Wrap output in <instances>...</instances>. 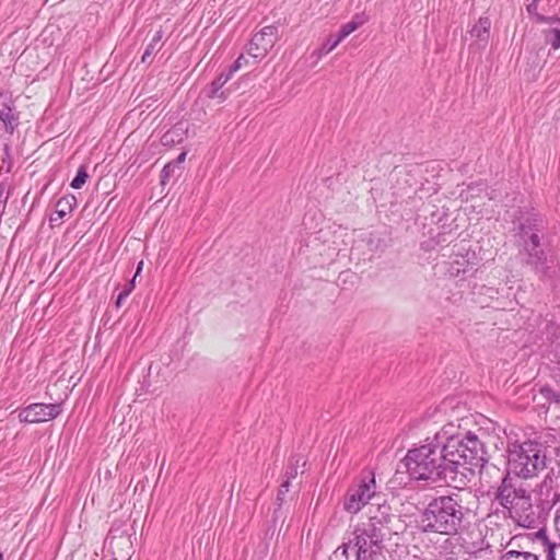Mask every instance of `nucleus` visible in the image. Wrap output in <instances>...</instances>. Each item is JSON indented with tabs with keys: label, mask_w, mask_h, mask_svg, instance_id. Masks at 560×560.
<instances>
[{
	"label": "nucleus",
	"mask_w": 560,
	"mask_h": 560,
	"mask_svg": "<svg viewBox=\"0 0 560 560\" xmlns=\"http://www.w3.org/2000/svg\"><path fill=\"white\" fill-rule=\"evenodd\" d=\"M512 545H513V539H511V540L508 542L506 547H510V546H512Z\"/></svg>",
	"instance_id": "34"
},
{
	"label": "nucleus",
	"mask_w": 560,
	"mask_h": 560,
	"mask_svg": "<svg viewBox=\"0 0 560 560\" xmlns=\"http://www.w3.org/2000/svg\"><path fill=\"white\" fill-rule=\"evenodd\" d=\"M541 395L549 401L560 404V394L552 390L550 387H544L540 390Z\"/></svg>",
	"instance_id": "24"
},
{
	"label": "nucleus",
	"mask_w": 560,
	"mask_h": 560,
	"mask_svg": "<svg viewBox=\"0 0 560 560\" xmlns=\"http://www.w3.org/2000/svg\"><path fill=\"white\" fill-rule=\"evenodd\" d=\"M249 66V60L248 58H246L244 55H241L236 60L235 62L229 68V71L234 74L236 71H238L240 69L244 68V67H248Z\"/></svg>",
	"instance_id": "23"
},
{
	"label": "nucleus",
	"mask_w": 560,
	"mask_h": 560,
	"mask_svg": "<svg viewBox=\"0 0 560 560\" xmlns=\"http://www.w3.org/2000/svg\"><path fill=\"white\" fill-rule=\"evenodd\" d=\"M441 433H436L432 440L407 452L404 465L410 478L415 480H442L441 469Z\"/></svg>",
	"instance_id": "4"
},
{
	"label": "nucleus",
	"mask_w": 560,
	"mask_h": 560,
	"mask_svg": "<svg viewBox=\"0 0 560 560\" xmlns=\"http://www.w3.org/2000/svg\"><path fill=\"white\" fill-rule=\"evenodd\" d=\"M2 197V191H0V198Z\"/></svg>",
	"instance_id": "36"
},
{
	"label": "nucleus",
	"mask_w": 560,
	"mask_h": 560,
	"mask_svg": "<svg viewBox=\"0 0 560 560\" xmlns=\"http://www.w3.org/2000/svg\"><path fill=\"white\" fill-rule=\"evenodd\" d=\"M495 498L515 524L524 528L536 526L538 515L532 495L521 482L506 475L497 490Z\"/></svg>",
	"instance_id": "3"
},
{
	"label": "nucleus",
	"mask_w": 560,
	"mask_h": 560,
	"mask_svg": "<svg viewBox=\"0 0 560 560\" xmlns=\"http://www.w3.org/2000/svg\"><path fill=\"white\" fill-rule=\"evenodd\" d=\"M77 199L72 195L63 196L56 202V210L50 215L51 224H59L75 207Z\"/></svg>",
	"instance_id": "13"
},
{
	"label": "nucleus",
	"mask_w": 560,
	"mask_h": 560,
	"mask_svg": "<svg viewBox=\"0 0 560 560\" xmlns=\"http://www.w3.org/2000/svg\"><path fill=\"white\" fill-rule=\"evenodd\" d=\"M366 21H368V18L365 16L364 13L355 14L350 22H348L341 26L337 36L340 37L341 40L346 39L351 33H353L360 26H362L364 23H366Z\"/></svg>",
	"instance_id": "15"
},
{
	"label": "nucleus",
	"mask_w": 560,
	"mask_h": 560,
	"mask_svg": "<svg viewBox=\"0 0 560 560\" xmlns=\"http://www.w3.org/2000/svg\"><path fill=\"white\" fill-rule=\"evenodd\" d=\"M369 523L365 525L368 527H382V530L385 532L387 528V524L392 520L390 506L386 503H381L380 499L374 501L369 506Z\"/></svg>",
	"instance_id": "11"
},
{
	"label": "nucleus",
	"mask_w": 560,
	"mask_h": 560,
	"mask_svg": "<svg viewBox=\"0 0 560 560\" xmlns=\"http://www.w3.org/2000/svg\"><path fill=\"white\" fill-rule=\"evenodd\" d=\"M520 240L522 242V255L525 262L537 273L547 275V256L540 245L539 229L535 219H526L520 224Z\"/></svg>",
	"instance_id": "7"
},
{
	"label": "nucleus",
	"mask_w": 560,
	"mask_h": 560,
	"mask_svg": "<svg viewBox=\"0 0 560 560\" xmlns=\"http://www.w3.org/2000/svg\"><path fill=\"white\" fill-rule=\"evenodd\" d=\"M163 37V32L160 30L158 31L154 36L152 37L151 42L147 46L143 55H142V62H148L149 58L158 51V46Z\"/></svg>",
	"instance_id": "20"
},
{
	"label": "nucleus",
	"mask_w": 560,
	"mask_h": 560,
	"mask_svg": "<svg viewBox=\"0 0 560 560\" xmlns=\"http://www.w3.org/2000/svg\"><path fill=\"white\" fill-rule=\"evenodd\" d=\"M536 540L539 541L546 552V560H556V548L560 547V544L550 541L545 529H539L535 534Z\"/></svg>",
	"instance_id": "16"
},
{
	"label": "nucleus",
	"mask_w": 560,
	"mask_h": 560,
	"mask_svg": "<svg viewBox=\"0 0 560 560\" xmlns=\"http://www.w3.org/2000/svg\"><path fill=\"white\" fill-rule=\"evenodd\" d=\"M278 37V27L275 25L265 26L256 33L247 48V54L254 59V63L261 60L273 47Z\"/></svg>",
	"instance_id": "9"
},
{
	"label": "nucleus",
	"mask_w": 560,
	"mask_h": 560,
	"mask_svg": "<svg viewBox=\"0 0 560 560\" xmlns=\"http://www.w3.org/2000/svg\"><path fill=\"white\" fill-rule=\"evenodd\" d=\"M499 560H540V558L532 551L509 549L500 556Z\"/></svg>",
	"instance_id": "17"
},
{
	"label": "nucleus",
	"mask_w": 560,
	"mask_h": 560,
	"mask_svg": "<svg viewBox=\"0 0 560 560\" xmlns=\"http://www.w3.org/2000/svg\"><path fill=\"white\" fill-rule=\"evenodd\" d=\"M442 440L445 435H441ZM441 469L442 479H454L456 474L466 476L467 471H472L477 467H482L486 463V451L478 436L468 432L462 440L448 438L446 443L442 441Z\"/></svg>",
	"instance_id": "1"
},
{
	"label": "nucleus",
	"mask_w": 560,
	"mask_h": 560,
	"mask_svg": "<svg viewBox=\"0 0 560 560\" xmlns=\"http://www.w3.org/2000/svg\"><path fill=\"white\" fill-rule=\"evenodd\" d=\"M14 106L11 96L0 95V120L3 122L5 130L13 133L19 121V117L13 113Z\"/></svg>",
	"instance_id": "12"
},
{
	"label": "nucleus",
	"mask_w": 560,
	"mask_h": 560,
	"mask_svg": "<svg viewBox=\"0 0 560 560\" xmlns=\"http://www.w3.org/2000/svg\"><path fill=\"white\" fill-rule=\"evenodd\" d=\"M553 525L556 533L560 537V505L556 509L555 517H553Z\"/></svg>",
	"instance_id": "29"
},
{
	"label": "nucleus",
	"mask_w": 560,
	"mask_h": 560,
	"mask_svg": "<svg viewBox=\"0 0 560 560\" xmlns=\"http://www.w3.org/2000/svg\"><path fill=\"white\" fill-rule=\"evenodd\" d=\"M463 506L457 494L433 499L420 515L419 528L423 533L454 535L462 526Z\"/></svg>",
	"instance_id": "2"
},
{
	"label": "nucleus",
	"mask_w": 560,
	"mask_h": 560,
	"mask_svg": "<svg viewBox=\"0 0 560 560\" xmlns=\"http://www.w3.org/2000/svg\"><path fill=\"white\" fill-rule=\"evenodd\" d=\"M142 267H143V261H140L138 264V267H137V271L132 278V280L126 285V288L122 290V291H129V294L131 293V291L135 289V282H136V278L139 276V273L141 272L142 270Z\"/></svg>",
	"instance_id": "27"
},
{
	"label": "nucleus",
	"mask_w": 560,
	"mask_h": 560,
	"mask_svg": "<svg viewBox=\"0 0 560 560\" xmlns=\"http://www.w3.org/2000/svg\"><path fill=\"white\" fill-rule=\"evenodd\" d=\"M129 295V291H121L118 296H117V301H116V306L117 307H120L121 306V303L122 301Z\"/></svg>",
	"instance_id": "31"
},
{
	"label": "nucleus",
	"mask_w": 560,
	"mask_h": 560,
	"mask_svg": "<svg viewBox=\"0 0 560 560\" xmlns=\"http://www.w3.org/2000/svg\"><path fill=\"white\" fill-rule=\"evenodd\" d=\"M491 22L488 18H480L471 28V35L479 39H487Z\"/></svg>",
	"instance_id": "19"
},
{
	"label": "nucleus",
	"mask_w": 560,
	"mask_h": 560,
	"mask_svg": "<svg viewBox=\"0 0 560 560\" xmlns=\"http://www.w3.org/2000/svg\"><path fill=\"white\" fill-rule=\"evenodd\" d=\"M509 472L527 479L546 468V447L536 441L510 443L508 446Z\"/></svg>",
	"instance_id": "5"
},
{
	"label": "nucleus",
	"mask_w": 560,
	"mask_h": 560,
	"mask_svg": "<svg viewBox=\"0 0 560 560\" xmlns=\"http://www.w3.org/2000/svg\"><path fill=\"white\" fill-rule=\"evenodd\" d=\"M2 559H3V556H2V553L0 552V560H2Z\"/></svg>",
	"instance_id": "35"
},
{
	"label": "nucleus",
	"mask_w": 560,
	"mask_h": 560,
	"mask_svg": "<svg viewBox=\"0 0 560 560\" xmlns=\"http://www.w3.org/2000/svg\"><path fill=\"white\" fill-rule=\"evenodd\" d=\"M376 485L373 477L364 478L350 487L343 499V509L355 514L362 510L371 500L377 501Z\"/></svg>",
	"instance_id": "8"
},
{
	"label": "nucleus",
	"mask_w": 560,
	"mask_h": 560,
	"mask_svg": "<svg viewBox=\"0 0 560 560\" xmlns=\"http://www.w3.org/2000/svg\"><path fill=\"white\" fill-rule=\"evenodd\" d=\"M175 168H176V164H174L172 162L166 164L163 167L162 173H161V183L163 185L166 184V182L168 180L170 176L174 173Z\"/></svg>",
	"instance_id": "26"
},
{
	"label": "nucleus",
	"mask_w": 560,
	"mask_h": 560,
	"mask_svg": "<svg viewBox=\"0 0 560 560\" xmlns=\"http://www.w3.org/2000/svg\"><path fill=\"white\" fill-rule=\"evenodd\" d=\"M545 42L552 49H560V30L551 28L545 32Z\"/></svg>",
	"instance_id": "21"
},
{
	"label": "nucleus",
	"mask_w": 560,
	"mask_h": 560,
	"mask_svg": "<svg viewBox=\"0 0 560 560\" xmlns=\"http://www.w3.org/2000/svg\"><path fill=\"white\" fill-rule=\"evenodd\" d=\"M60 412V404H32L19 412V419L25 423H38L55 419Z\"/></svg>",
	"instance_id": "10"
},
{
	"label": "nucleus",
	"mask_w": 560,
	"mask_h": 560,
	"mask_svg": "<svg viewBox=\"0 0 560 560\" xmlns=\"http://www.w3.org/2000/svg\"><path fill=\"white\" fill-rule=\"evenodd\" d=\"M232 77L233 74L229 70L226 73H221L215 80L211 82L207 91V96L210 98H220L221 101H224L229 96V92L222 90V88Z\"/></svg>",
	"instance_id": "14"
},
{
	"label": "nucleus",
	"mask_w": 560,
	"mask_h": 560,
	"mask_svg": "<svg viewBox=\"0 0 560 560\" xmlns=\"http://www.w3.org/2000/svg\"><path fill=\"white\" fill-rule=\"evenodd\" d=\"M89 174L86 167L84 165H81L77 172L75 177L72 179L70 186L74 189H80L86 183Z\"/></svg>",
	"instance_id": "22"
},
{
	"label": "nucleus",
	"mask_w": 560,
	"mask_h": 560,
	"mask_svg": "<svg viewBox=\"0 0 560 560\" xmlns=\"http://www.w3.org/2000/svg\"><path fill=\"white\" fill-rule=\"evenodd\" d=\"M289 485H290L289 480H284L281 483L280 489H279V493H278V499L279 500H281V495H284L289 491Z\"/></svg>",
	"instance_id": "30"
},
{
	"label": "nucleus",
	"mask_w": 560,
	"mask_h": 560,
	"mask_svg": "<svg viewBox=\"0 0 560 560\" xmlns=\"http://www.w3.org/2000/svg\"><path fill=\"white\" fill-rule=\"evenodd\" d=\"M536 1H537V0H534V1H533V3H530V4L528 5V11L534 10V7H535V4H536Z\"/></svg>",
	"instance_id": "33"
},
{
	"label": "nucleus",
	"mask_w": 560,
	"mask_h": 560,
	"mask_svg": "<svg viewBox=\"0 0 560 560\" xmlns=\"http://www.w3.org/2000/svg\"><path fill=\"white\" fill-rule=\"evenodd\" d=\"M541 395L549 401L560 404V394L552 390L550 387H544L540 390Z\"/></svg>",
	"instance_id": "25"
},
{
	"label": "nucleus",
	"mask_w": 560,
	"mask_h": 560,
	"mask_svg": "<svg viewBox=\"0 0 560 560\" xmlns=\"http://www.w3.org/2000/svg\"><path fill=\"white\" fill-rule=\"evenodd\" d=\"M185 158L186 153L183 152L178 155L177 160L173 162L174 164H176V168L179 167V165L185 161Z\"/></svg>",
	"instance_id": "32"
},
{
	"label": "nucleus",
	"mask_w": 560,
	"mask_h": 560,
	"mask_svg": "<svg viewBox=\"0 0 560 560\" xmlns=\"http://www.w3.org/2000/svg\"><path fill=\"white\" fill-rule=\"evenodd\" d=\"M341 42L342 40L337 35H330L327 37L325 43L313 52V55L316 56L317 59H320L323 56L332 51Z\"/></svg>",
	"instance_id": "18"
},
{
	"label": "nucleus",
	"mask_w": 560,
	"mask_h": 560,
	"mask_svg": "<svg viewBox=\"0 0 560 560\" xmlns=\"http://www.w3.org/2000/svg\"><path fill=\"white\" fill-rule=\"evenodd\" d=\"M299 459H296L295 462V465H291L290 467H288V469L285 470V480H289L290 479H294L298 475V464H299Z\"/></svg>",
	"instance_id": "28"
},
{
	"label": "nucleus",
	"mask_w": 560,
	"mask_h": 560,
	"mask_svg": "<svg viewBox=\"0 0 560 560\" xmlns=\"http://www.w3.org/2000/svg\"><path fill=\"white\" fill-rule=\"evenodd\" d=\"M385 535L382 527H357L352 537L337 548L335 556L338 558L341 555L348 560L349 552H352L354 560H373L383 548Z\"/></svg>",
	"instance_id": "6"
}]
</instances>
